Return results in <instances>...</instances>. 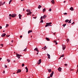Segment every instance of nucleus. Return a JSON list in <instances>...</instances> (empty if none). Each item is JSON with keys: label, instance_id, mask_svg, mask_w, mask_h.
I'll return each mask as SVG.
<instances>
[{"label": "nucleus", "instance_id": "6e6552de", "mask_svg": "<svg viewBox=\"0 0 78 78\" xmlns=\"http://www.w3.org/2000/svg\"><path fill=\"white\" fill-rule=\"evenodd\" d=\"M34 51H37V52H39V50H38V49L37 48H35L34 49Z\"/></svg>", "mask_w": 78, "mask_h": 78}, {"label": "nucleus", "instance_id": "79ce46f5", "mask_svg": "<svg viewBox=\"0 0 78 78\" xmlns=\"http://www.w3.org/2000/svg\"><path fill=\"white\" fill-rule=\"evenodd\" d=\"M57 41H54L53 42H54V43H56Z\"/></svg>", "mask_w": 78, "mask_h": 78}, {"label": "nucleus", "instance_id": "680f3d73", "mask_svg": "<svg viewBox=\"0 0 78 78\" xmlns=\"http://www.w3.org/2000/svg\"><path fill=\"white\" fill-rule=\"evenodd\" d=\"M38 53H39V52H38L37 53V55H38Z\"/></svg>", "mask_w": 78, "mask_h": 78}, {"label": "nucleus", "instance_id": "a878e982", "mask_svg": "<svg viewBox=\"0 0 78 78\" xmlns=\"http://www.w3.org/2000/svg\"><path fill=\"white\" fill-rule=\"evenodd\" d=\"M69 21V20H66L65 21V22H68Z\"/></svg>", "mask_w": 78, "mask_h": 78}, {"label": "nucleus", "instance_id": "c756f323", "mask_svg": "<svg viewBox=\"0 0 78 78\" xmlns=\"http://www.w3.org/2000/svg\"><path fill=\"white\" fill-rule=\"evenodd\" d=\"M12 2V0H10V1L9 2V4H11V2Z\"/></svg>", "mask_w": 78, "mask_h": 78}, {"label": "nucleus", "instance_id": "2f4dec72", "mask_svg": "<svg viewBox=\"0 0 78 78\" xmlns=\"http://www.w3.org/2000/svg\"><path fill=\"white\" fill-rule=\"evenodd\" d=\"M2 2H0V6H2Z\"/></svg>", "mask_w": 78, "mask_h": 78}, {"label": "nucleus", "instance_id": "69168bd1", "mask_svg": "<svg viewBox=\"0 0 78 78\" xmlns=\"http://www.w3.org/2000/svg\"><path fill=\"white\" fill-rule=\"evenodd\" d=\"M11 42H13V40Z\"/></svg>", "mask_w": 78, "mask_h": 78}, {"label": "nucleus", "instance_id": "6e6d98bb", "mask_svg": "<svg viewBox=\"0 0 78 78\" xmlns=\"http://www.w3.org/2000/svg\"><path fill=\"white\" fill-rule=\"evenodd\" d=\"M57 44H58V43H57V42H56L55 43V45H57Z\"/></svg>", "mask_w": 78, "mask_h": 78}, {"label": "nucleus", "instance_id": "4468645a", "mask_svg": "<svg viewBox=\"0 0 78 78\" xmlns=\"http://www.w3.org/2000/svg\"><path fill=\"white\" fill-rule=\"evenodd\" d=\"M32 13V12H29L27 13V16H28V15H30V14H31Z\"/></svg>", "mask_w": 78, "mask_h": 78}, {"label": "nucleus", "instance_id": "864d4df0", "mask_svg": "<svg viewBox=\"0 0 78 78\" xmlns=\"http://www.w3.org/2000/svg\"><path fill=\"white\" fill-rule=\"evenodd\" d=\"M9 17V19H11V18L10 17Z\"/></svg>", "mask_w": 78, "mask_h": 78}, {"label": "nucleus", "instance_id": "7c9ffc66", "mask_svg": "<svg viewBox=\"0 0 78 78\" xmlns=\"http://www.w3.org/2000/svg\"><path fill=\"white\" fill-rule=\"evenodd\" d=\"M7 61L8 62H10V60H9V59H7Z\"/></svg>", "mask_w": 78, "mask_h": 78}, {"label": "nucleus", "instance_id": "0e129e2a", "mask_svg": "<svg viewBox=\"0 0 78 78\" xmlns=\"http://www.w3.org/2000/svg\"><path fill=\"white\" fill-rule=\"evenodd\" d=\"M2 58H0V61L2 59Z\"/></svg>", "mask_w": 78, "mask_h": 78}, {"label": "nucleus", "instance_id": "a19ab883", "mask_svg": "<svg viewBox=\"0 0 78 78\" xmlns=\"http://www.w3.org/2000/svg\"><path fill=\"white\" fill-rule=\"evenodd\" d=\"M5 68H7V66H6V65H5Z\"/></svg>", "mask_w": 78, "mask_h": 78}, {"label": "nucleus", "instance_id": "de8ad7c7", "mask_svg": "<svg viewBox=\"0 0 78 78\" xmlns=\"http://www.w3.org/2000/svg\"><path fill=\"white\" fill-rule=\"evenodd\" d=\"M65 66H67V64H65Z\"/></svg>", "mask_w": 78, "mask_h": 78}, {"label": "nucleus", "instance_id": "774afa93", "mask_svg": "<svg viewBox=\"0 0 78 78\" xmlns=\"http://www.w3.org/2000/svg\"><path fill=\"white\" fill-rule=\"evenodd\" d=\"M64 3H66V1H64Z\"/></svg>", "mask_w": 78, "mask_h": 78}, {"label": "nucleus", "instance_id": "dca6fc26", "mask_svg": "<svg viewBox=\"0 0 78 78\" xmlns=\"http://www.w3.org/2000/svg\"><path fill=\"white\" fill-rule=\"evenodd\" d=\"M26 11H27V12H30L31 11V10H30V9H27L26 10Z\"/></svg>", "mask_w": 78, "mask_h": 78}, {"label": "nucleus", "instance_id": "13d9d810", "mask_svg": "<svg viewBox=\"0 0 78 78\" xmlns=\"http://www.w3.org/2000/svg\"><path fill=\"white\" fill-rule=\"evenodd\" d=\"M78 72V69H77V71H76V73H77V72Z\"/></svg>", "mask_w": 78, "mask_h": 78}, {"label": "nucleus", "instance_id": "f704fd0d", "mask_svg": "<svg viewBox=\"0 0 78 78\" xmlns=\"http://www.w3.org/2000/svg\"><path fill=\"white\" fill-rule=\"evenodd\" d=\"M63 14L64 15H67V13H66V12H65V13H63Z\"/></svg>", "mask_w": 78, "mask_h": 78}, {"label": "nucleus", "instance_id": "f03ea898", "mask_svg": "<svg viewBox=\"0 0 78 78\" xmlns=\"http://www.w3.org/2000/svg\"><path fill=\"white\" fill-rule=\"evenodd\" d=\"M16 57H17V58H18V59H20V55L17 54V53H16Z\"/></svg>", "mask_w": 78, "mask_h": 78}, {"label": "nucleus", "instance_id": "c03bdc74", "mask_svg": "<svg viewBox=\"0 0 78 78\" xmlns=\"http://www.w3.org/2000/svg\"><path fill=\"white\" fill-rule=\"evenodd\" d=\"M10 36V35H6V36H7V37H9V36Z\"/></svg>", "mask_w": 78, "mask_h": 78}, {"label": "nucleus", "instance_id": "a211bd4d", "mask_svg": "<svg viewBox=\"0 0 78 78\" xmlns=\"http://www.w3.org/2000/svg\"><path fill=\"white\" fill-rule=\"evenodd\" d=\"M45 11H46V9H45V8H44L42 10L43 12H44Z\"/></svg>", "mask_w": 78, "mask_h": 78}, {"label": "nucleus", "instance_id": "3c124183", "mask_svg": "<svg viewBox=\"0 0 78 78\" xmlns=\"http://www.w3.org/2000/svg\"><path fill=\"white\" fill-rule=\"evenodd\" d=\"M37 17H33V18H34V19H36Z\"/></svg>", "mask_w": 78, "mask_h": 78}, {"label": "nucleus", "instance_id": "4be33fe9", "mask_svg": "<svg viewBox=\"0 0 78 78\" xmlns=\"http://www.w3.org/2000/svg\"><path fill=\"white\" fill-rule=\"evenodd\" d=\"M46 39L47 41H50V39L47 37H46Z\"/></svg>", "mask_w": 78, "mask_h": 78}, {"label": "nucleus", "instance_id": "5701e85b", "mask_svg": "<svg viewBox=\"0 0 78 78\" xmlns=\"http://www.w3.org/2000/svg\"><path fill=\"white\" fill-rule=\"evenodd\" d=\"M41 7H42V6H41V5H38V9H40V8H41Z\"/></svg>", "mask_w": 78, "mask_h": 78}, {"label": "nucleus", "instance_id": "2eb2a0df", "mask_svg": "<svg viewBox=\"0 0 78 78\" xmlns=\"http://www.w3.org/2000/svg\"><path fill=\"white\" fill-rule=\"evenodd\" d=\"M19 18L20 19H21V17H22V15L19 14Z\"/></svg>", "mask_w": 78, "mask_h": 78}, {"label": "nucleus", "instance_id": "5fc2aeb1", "mask_svg": "<svg viewBox=\"0 0 78 78\" xmlns=\"http://www.w3.org/2000/svg\"><path fill=\"white\" fill-rule=\"evenodd\" d=\"M70 70L71 71H72L73 70V69H70Z\"/></svg>", "mask_w": 78, "mask_h": 78}, {"label": "nucleus", "instance_id": "aec40b11", "mask_svg": "<svg viewBox=\"0 0 78 78\" xmlns=\"http://www.w3.org/2000/svg\"><path fill=\"white\" fill-rule=\"evenodd\" d=\"M48 69V72H49V73H50V72H51V69Z\"/></svg>", "mask_w": 78, "mask_h": 78}, {"label": "nucleus", "instance_id": "e2e57ef3", "mask_svg": "<svg viewBox=\"0 0 78 78\" xmlns=\"http://www.w3.org/2000/svg\"><path fill=\"white\" fill-rule=\"evenodd\" d=\"M20 56H22V55H20Z\"/></svg>", "mask_w": 78, "mask_h": 78}, {"label": "nucleus", "instance_id": "58836bf2", "mask_svg": "<svg viewBox=\"0 0 78 78\" xmlns=\"http://www.w3.org/2000/svg\"><path fill=\"white\" fill-rule=\"evenodd\" d=\"M45 27H48V24H46V25L45 26Z\"/></svg>", "mask_w": 78, "mask_h": 78}, {"label": "nucleus", "instance_id": "f8f14e48", "mask_svg": "<svg viewBox=\"0 0 78 78\" xmlns=\"http://www.w3.org/2000/svg\"><path fill=\"white\" fill-rule=\"evenodd\" d=\"M12 14L13 15V17H16V16H17V15L16 14Z\"/></svg>", "mask_w": 78, "mask_h": 78}, {"label": "nucleus", "instance_id": "c85d7f7f", "mask_svg": "<svg viewBox=\"0 0 78 78\" xmlns=\"http://www.w3.org/2000/svg\"><path fill=\"white\" fill-rule=\"evenodd\" d=\"M9 25H8V24H6L5 28H7V27H9Z\"/></svg>", "mask_w": 78, "mask_h": 78}, {"label": "nucleus", "instance_id": "b1692460", "mask_svg": "<svg viewBox=\"0 0 78 78\" xmlns=\"http://www.w3.org/2000/svg\"><path fill=\"white\" fill-rule=\"evenodd\" d=\"M9 16H10V17H13V16L11 14H9Z\"/></svg>", "mask_w": 78, "mask_h": 78}, {"label": "nucleus", "instance_id": "412c9836", "mask_svg": "<svg viewBox=\"0 0 78 78\" xmlns=\"http://www.w3.org/2000/svg\"><path fill=\"white\" fill-rule=\"evenodd\" d=\"M32 30H29L28 31V34H30V33H32Z\"/></svg>", "mask_w": 78, "mask_h": 78}, {"label": "nucleus", "instance_id": "ea45409f", "mask_svg": "<svg viewBox=\"0 0 78 78\" xmlns=\"http://www.w3.org/2000/svg\"><path fill=\"white\" fill-rule=\"evenodd\" d=\"M0 45H1L2 47H3V44H0Z\"/></svg>", "mask_w": 78, "mask_h": 78}, {"label": "nucleus", "instance_id": "49530a36", "mask_svg": "<svg viewBox=\"0 0 78 78\" xmlns=\"http://www.w3.org/2000/svg\"><path fill=\"white\" fill-rule=\"evenodd\" d=\"M75 23V22H73V23L71 24L72 25H73V24H74Z\"/></svg>", "mask_w": 78, "mask_h": 78}, {"label": "nucleus", "instance_id": "c9c22d12", "mask_svg": "<svg viewBox=\"0 0 78 78\" xmlns=\"http://www.w3.org/2000/svg\"><path fill=\"white\" fill-rule=\"evenodd\" d=\"M64 55H62L60 56V57H64Z\"/></svg>", "mask_w": 78, "mask_h": 78}, {"label": "nucleus", "instance_id": "e433bc0d", "mask_svg": "<svg viewBox=\"0 0 78 78\" xmlns=\"http://www.w3.org/2000/svg\"><path fill=\"white\" fill-rule=\"evenodd\" d=\"M24 66H25V64H22V67H23Z\"/></svg>", "mask_w": 78, "mask_h": 78}, {"label": "nucleus", "instance_id": "6ab92c4d", "mask_svg": "<svg viewBox=\"0 0 78 78\" xmlns=\"http://www.w3.org/2000/svg\"><path fill=\"white\" fill-rule=\"evenodd\" d=\"M47 56H48V59H50V55L48 54Z\"/></svg>", "mask_w": 78, "mask_h": 78}, {"label": "nucleus", "instance_id": "4d7b16f0", "mask_svg": "<svg viewBox=\"0 0 78 78\" xmlns=\"http://www.w3.org/2000/svg\"><path fill=\"white\" fill-rule=\"evenodd\" d=\"M50 76H49V77H48L47 78H50Z\"/></svg>", "mask_w": 78, "mask_h": 78}, {"label": "nucleus", "instance_id": "9d476101", "mask_svg": "<svg viewBox=\"0 0 78 78\" xmlns=\"http://www.w3.org/2000/svg\"><path fill=\"white\" fill-rule=\"evenodd\" d=\"M58 69L59 72H61V70H62V68H61L60 67Z\"/></svg>", "mask_w": 78, "mask_h": 78}, {"label": "nucleus", "instance_id": "052dcab7", "mask_svg": "<svg viewBox=\"0 0 78 78\" xmlns=\"http://www.w3.org/2000/svg\"><path fill=\"white\" fill-rule=\"evenodd\" d=\"M23 11H25V9L24 8L23 9Z\"/></svg>", "mask_w": 78, "mask_h": 78}, {"label": "nucleus", "instance_id": "09e8293b", "mask_svg": "<svg viewBox=\"0 0 78 78\" xmlns=\"http://www.w3.org/2000/svg\"><path fill=\"white\" fill-rule=\"evenodd\" d=\"M3 73H5V71H4L3 72Z\"/></svg>", "mask_w": 78, "mask_h": 78}, {"label": "nucleus", "instance_id": "a18cd8bd", "mask_svg": "<svg viewBox=\"0 0 78 78\" xmlns=\"http://www.w3.org/2000/svg\"><path fill=\"white\" fill-rule=\"evenodd\" d=\"M68 23H71V21H70L69 20V22H68Z\"/></svg>", "mask_w": 78, "mask_h": 78}, {"label": "nucleus", "instance_id": "37998d69", "mask_svg": "<svg viewBox=\"0 0 78 78\" xmlns=\"http://www.w3.org/2000/svg\"><path fill=\"white\" fill-rule=\"evenodd\" d=\"M5 3V2H3L2 4V5H4Z\"/></svg>", "mask_w": 78, "mask_h": 78}, {"label": "nucleus", "instance_id": "9b49d317", "mask_svg": "<svg viewBox=\"0 0 78 78\" xmlns=\"http://www.w3.org/2000/svg\"><path fill=\"white\" fill-rule=\"evenodd\" d=\"M51 3L53 4V5H55V1L54 0H52L51 1Z\"/></svg>", "mask_w": 78, "mask_h": 78}, {"label": "nucleus", "instance_id": "39448f33", "mask_svg": "<svg viewBox=\"0 0 78 78\" xmlns=\"http://www.w3.org/2000/svg\"><path fill=\"white\" fill-rule=\"evenodd\" d=\"M51 23H47L46 24H48V26L50 27V26H51Z\"/></svg>", "mask_w": 78, "mask_h": 78}, {"label": "nucleus", "instance_id": "4c0bfd02", "mask_svg": "<svg viewBox=\"0 0 78 78\" xmlns=\"http://www.w3.org/2000/svg\"><path fill=\"white\" fill-rule=\"evenodd\" d=\"M49 11H51V9H50L49 10Z\"/></svg>", "mask_w": 78, "mask_h": 78}, {"label": "nucleus", "instance_id": "393cba45", "mask_svg": "<svg viewBox=\"0 0 78 78\" xmlns=\"http://www.w3.org/2000/svg\"><path fill=\"white\" fill-rule=\"evenodd\" d=\"M66 41H67V43H69V38H68L66 40Z\"/></svg>", "mask_w": 78, "mask_h": 78}, {"label": "nucleus", "instance_id": "f3484780", "mask_svg": "<svg viewBox=\"0 0 78 78\" xmlns=\"http://www.w3.org/2000/svg\"><path fill=\"white\" fill-rule=\"evenodd\" d=\"M69 9H70V10H71V11H73V7H71Z\"/></svg>", "mask_w": 78, "mask_h": 78}, {"label": "nucleus", "instance_id": "ddd939ff", "mask_svg": "<svg viewBox=\"0 0 78 78\" xmlns=\"http://www.w3.org/2000/svg\"><path fill=\"white\" fill-rule=\"evenodd\" d=\"M25 69L26 70V72L27 73L28 72V68H27V67H25Z\"/></svg>", "mask_w": 78, "mask_h": 78}, {"label": "nucleus", "instance_id": "338daca9", "mask_svg": "<svg viewBox=\"0 0 78 78\" xmlns=\"http://www.w3.org/2000/svg\"><path fill=\"white\" fill-rule=\"evenodd\" d=\"M34 16V15H33V14L32 15V16Z\"/></svg>", "mask_w": 78, "mask_h": 78}, {"label": "nucleus", "instance_id": "cd10ccee", "mask_svg": "<svg viewBox=\"0 0 78 78\" xmlns=\"http://www.w3.org/2000/svg\"><path fill=\"white\" fill-rule=\"evenodd\" d=\"M44 48V50H46L47 47H46V46H45Z\"/></svg>", "mask_w": 78, "mask_h": 78}, {"label": "nucleus", "instance_id": "bf43d9fd", "mask_svg": "<svg viewBox=\"0 0 78 78\" xmlns=\"http://www.w3.org/2000/svg\"><path fill=\"white\" fill-rule=\"evenodd\" d=\"M55 33H54V35H55Z\"/></svg>", "mask_w": 78, "mask_h": 78}, {"label": "nucleus", "instance_id": "0eeeda50", "mask_svg": "<svg viewBox=\"0 0 78 78\" xmlns=\"http://www.w3.org/2000/svg\"><path fill=\"white\" fill-rule=\"evenodd\" d=\"M21 72V69H18L17 70V73H20Z\"/></svg>", "mask_w": 78, "mask_h": 78}, {"label": "nucleus", "instance_id": "8fccbe9b", "mask_svg": "<svg viewBox=\"0 0 78 78\" xmlns=\"http://www.w3.org/2000/svg\"><path fill=\"white\" fill-rule=\"evenodd\" d=\"M20 38H22V35L20 36Z\"/></svg>", "mask_w": 78, "mask_h": 78}, {"label": "nucleus", "instance_id": "7ed1b4c3", "mask_svg": "<svg viewBox=\"0 0 78 78\" xmlns=\"http://www.w3.org/2000/svg\"><path fill=\"white\" fill-rule=\"evenodd\" d=\"M62 46L63 50H65V48H66V45H63V44H62Z\"/></svg>", "mask_w": 78, "mask_h": 78}, {"label": "nucleus", "instance_id": "72a5a7b5", "mask_svg": "<svg viewBox=\"0 0 78 78\" xmlns=\"http://www.w3.org/2000/svg\"><path fill=\"white\" fill-rule=\"evenodd\" d=\"M63 27H65V26H66V24H65L64 25L63 24L62 25Z\"/></svg>", "mask_w": 78, "mask_h": 78}, {"label": "nucleus", "instance_id": "603ef678", "mask_svg": "<svg viewBox=\"0 0 78 78\" xmlns=\"http://www.w3.org/2000/svg\"><path fill=\"white\" fill-rule=\"evenodd\" d=\"M2 27L1 26H0V29H2Z\"/></svg>", "mask_w": 78, "mask_h": 78}, {"label": "nucleus", "instance_id": "473e14b6", "mask_svg": "<svg viewBox=\"0 0 78 78\" xmlns=\"http://www.w3.org/2000/svg\"><path fill=\"white\" fill-rule=\"evenodd\" d=\"M43 20L42 19L41 21V22H41V23H43Z\"/></svg>", "mask_w": 78, "mask_h": 78}, {"label": "nucleus", "instance_id": "bb28decb", "mask_svg": "<svg viewBox=\"0 0 78 78\" xmlns=\"http://www.w3.org/2000/svg\"><path fill=\"white\" fill-rule=\"evenodd\" d=\"M27 50V48H26L24 49V50H23V51H26Z\"/></svg>", "mask_w": 78, "mask_h": 78}, {"label": "nucleus", "instance_id": "423d86ee", "mask_svg": "<svg viewBox=\"0 0 78 78\" xmlns=\"http://www.w3.org/2000/svg\"><path fill=\"white\" fill-rule=\"evenodd\" d=\"M41 59H40V60H39L37 64L39 65V64H41Z\"/></svg>", "mask_w": 78, "mask_h": 78}, {"label": "nucleus", "instance_id": "20e7f679", "mask_svg": "<svg viewBox=\"0 0 78 78\" xmlns=\"http://www.w3.org/2000/svg\"><path fill=\"white\" fill-rule=\"evenodd\" d=\"M54 74V72L52 71V73H51L50 75V76L51 77L53 76V74Z\"/></svg>", "mask_w": 78, "mask_h": 78}, {"label": "nucleus", "instance_id": "f257e3e1", "mask_svg": "<svg viewBox=\"0 0 78 78\" xmlns=\"http://www.w3.org/2000/svg\"><path fill=\"white\" fill-rule=\"evenodd\" d=\"M47 17V15H44L43 16H41L40 18V19L42 20L43 19H45Z\"/></svg>", "mask_w": 78, "mask_h": 78}, {"label": "nucleus", "instance_id": "1a4fd4ad", "mask_svg": "<svg viewBox=\"0 0 78 78\" xmlns=\"http://www.w3.org/2000/svg\"><path fill=\"white\" fill-rule=\"evenodd\" d=\"M6 36V34L3 33L1 35L2 37H5Z\"/></svg>", "mask_w": 78, "mask_h": 78}]
</instances>
